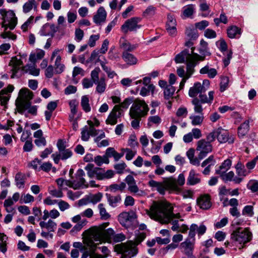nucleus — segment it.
Wrapping results in <instances>:
<instances>
[{
	"instance_id": "6e6d98bb",
	"label": "nucleus",
	"mask_w": 258,
	"mask_h": 258,
	"mask_svg": "<svg viewBox=\"0 0 258 258\" xmlns=\"http://www.w3.org/2000/svg\"><path fill=\"white\" fill-rule=\"evenodd\" d=\"M175 89L171 85H168L166 87L164 90V97L166 99H169L172 97Z\"/></svg>"
},
{
	"instance_id": "a878e982",
	"label": "nucleus",
	"mask_w": 258,
	"mask_h": 258,
	"mask_svg": "<svg viewBox=\"0 0 258 258\" xmlns=\"http://www.w3.org/2000/svg\"><path fill=\"white\" fill-rule=\"evenodd\" d=\"M9 64L12 67V71L13 72V74L11 76V78H14L18 70H19L21 66L23 64V62L21 59H18L16 57H15L12 58Z\"/></svg>"
},
{
	"instance_id": "7ed1b4c3",
	"label": "nucleus",
	"mask_w": 258,
	"mask_h": 258,
	"mask_svg": "<svg viewBox=\"0 0 258 258\" xmlns=\"http://www.w3.org/2000/svg\"><path fill=\"white\" fill-rule=\"evenodd\" d=\"M149 110L147 104L143 100L136 99L130 108L129 115L133 119L131 125L134 128H138L142 117H145Z\"/></svg>"
},
{
	"instance_id": "c9c22d12",
	"label": "nucleus",
	"mask_w": 258,
	"mask_h": 258,
	"mask_svg": "<svg viewBox=\"0 0 258 258\" xmlns=\"http://www.w3.org/2000/svg\"><path fill=\"white\" fill-rule=\"evenodd\" d=\"M57 106L56 101H50L47 105V110L45 111V116L46 120H49L52 116V112L55 109Z\"/></svg>"
},
{
	"instance_id": "ea45409f",
	"label": "nucleus",
	"mask_w": 258,
	"mask_h": 258,
	"mask_svg": "<svg viewBox=\"0 0 258 258\" xmlns=\"http://www.w3.org/2000/svg\"><path fill=\"white\" fill-rule=\"evenodd\" d=\"M200 73L201 74H207L210 78H214L217 74V72L215 69L211 68L208 65H206L202 68Z\"/></svg>"
},
{
	"instance_id": "f257e3e1",
	"label": "nucleus",
	"mask_w": 258,
	"mask_h": 258,
	"mask_svg": "<svg viewBox=\"0 0 258 258\" xmlns=\"http://www.w3.org/2000/svg\"><path fill=\"white\" fill-rule=\"evenodd\" d=\"M173 207L167 201H154L149 209L146 210V214L153 220L161 224L172 223L173 226L171 229L173 231L177 230L178 226L177 222L183 221L180 219L179 213L174 214Z\"/></svg>"
},
{
	"instance_id": "a18cd8bd",
	"label": "nucleus",
	"mask_w": 258,
	"mask_h": 258,
	"mask_svg": "<svg viewBox=\"0 0 258 258\" xmlns=\"http://www.w3.org/2000/svg\"><path fill=\"white\" fill-rule=\"evenodd\" d=\"M185 33L191 40H195L198 37L197 31L192 26L187 27Z\"/></svg>"
},
{
	"instance_id": "423d86ee",
	"label": "nucleus",
	"mask_w": 258,
	"mask_h": 258,
	"mask_svg": "<svg viewBox=\"0 0 258 258\" xmlns=\"http://www.w3.org/2000/svg\"><path fill=\"white\" fill-rule=\"evenodd\" d=\"M32 92L28 89L20 90L19 96L16 100V105L19 113H22L29 108L31 105L30 100L32 98Z\"/></svg>"
},
{
	"instance_id": "f03ea898",
	"label": "nucleus",
	"mask_w": 258,
	"mask_h": 258,
	"mask_svg": "<svg viewBox=\"0 0 258 258\" xmlns=\"http://www.w3.org/2000/svg\"><path fill=\"white\" fill-rule=\"evenodd\" d=\"M108 225L109 223L106 222L99 227H93L86 230L88 236L85 239V243L94 250L104 239H112L114 235L113 230L111 228L105 230Z\"/></svg>"
},
{
	"instance_id": "5fc2aeb1",
	"label": "nucleus",
	"mask_w": 258,
	"mask_h": 258,
	"mask_svg": "<svg viewBox=\"0 0 258 258\" xmlns=\"http://www.w3.org/2000/svg\"><path fill=\"white\" fill-rule=\"evenodd\" d=\"M227 35L230 38H234L236 35L240 34V30L238 28L235 26L229 27L227 29Z\"/></svg>"
},
{
	"instance_id": "8fccbe9b",
	"label": "nucleus",
	"mask_w": 258,
	"mask_h": 258,
	"mask_svg": "<svg viewBox=\"0 0 258 258\" xmlns=\"http://www.w3.org/2000/svg\"><path fill=\"white\" fill-rule=\"evenodd\" d=\"M235 169L236 173L239 177L245 176L248 174L244 165L240 162L237 163Z\"/></svg>"
},
{
	"instance_id": "cd10ccee",
	"label": "nucleus",
	"mask_w": 258,
	"mask_h": 258,
	"mask_svg": "<svg viewBox=\"0 0 258 258\" xmlns=\"http://www.w3.org/2000/svg\"><path fill=\"white\" fill-rule=\"evenodd\" d=\"M195 6L192 4L188 5L183 7L181 17L183 19L192 18L195 13Z\"/></svg>"
},
{
	"instance_id": "e433bc0d",
	"label": "nucleus",
	"mask_w": 258,
	"mask_h": 258,
	"mask_svg": "<svg viewBox=\"0 0 258 258\" xmlns=\"http://www.w3.org/2000/svg\"><path fill=\"white\" fill-rule=\"evenodd\" d=\"M192 62H190L187 64V67L186 68V75L184 78L182 79V81L180 83V89H182L183 87L186 80L189 78L195 72L194 64H192Z\"/></svg>"
},
{
	"instance_id": "338daca9",
	"label": "nucleus",
	"mask_w": 258,
	"mask_h": 258,
	"mask_svg": "<svg viewBox=\"0 0 258 258\" xmlns=\"http://www.w3.org/2000/svg\"><path fill=\"white\" fill-rule=\"evenodd\" d=\"M214 22H215L216 26H219L220 23H222L224 24H227L228 22V20L225 14L222 13L220 16L219 18H215L214 19Z\"/></svg>"
},
{
	"instance_id": "9d476101",
	"label": "nucleus",
	"mask_w": 258,
	"mask_h": 258,
	"mask_svg": "<svg viewBox=\"0 0 258 258\" xmlns=\"http://www.w3.org/2000/svg\"><path fill=\"white\" fill-rule=\"evenodd\" d=\"M213 147L209 142H207L205 139H201L197 143L196 150L199 152V158L203 159L207 155L212 152Z\"/></svg>"
},
{
	"instance_id": "39448f33",
	"label": "nucleus",
	"mask_w": 258,
	"mask_h": 258,
	"mask_svg": "<svg viewBox=\"0 0 258 258\" xmlns=\"http://www.w3.org/2000/svg\"><path fill=\"white\" fill-rule=\"evenodd\" d=\"M195 47L191 48V53H189L187 49H184L181 52L177 54L174 58L176 63H183L186 59V68L189 62H192L194 64V68L198 63L199 61L204 60V56H201L200 55L194 52Z\"/></svg>"
},
{
	"instance_id": "dca6fc26",
	"label": "nucleus",
	"mask_w": 258,
	"mask_h": 258,
	"mask_svg": "<svg viewBox=\"0 0 258 258\" xmlns=\"http://www.w3.org/2000/svg\"><path fill=\"white\" fill-rule=\"evenodd\" d=\"M217 140L220 143H224L228 142L229 143H232L234 142L233 137L229 138V134L226 130L221 127L217 129Z\"/></svg>"
},
{
	"instance_id": "393cba45",
	"label": "nucleus",
	"mask_w": 258,
	"mask_h": 258,
	"mask_svg": "<svg viewBox=\"0 0 258 258\" xmlns=\"http://www.w3.org/2000/svg\"><path fill=\"white\" fill-rule=\"evenodd\" d=\"M106 12L104 8L100 7L97 10V13L93 17V21L96 24H100L105 22L106 18Z\"/></svg>"
},
{
	"instance_id": "2f4dec72",
	"label": "nucleus",
	"mask_w": 258,
	"mask_h": 258,
	"mask_svg": "<svg viewBox=\"0 0 258 258\" xmlns=\"http://www.w3.org/2000/svg\"><path fill=\"white\" fill-rule=\"evenodd\" d=\"M37 4L35 0H28L23 4L22 11L24 14H28L32 10H37Z\"/></svg>"
},
{
	"instance_id": "774afa93",
	"label": "nucleus",
	"mask_w": 258,
	"mask_h": 258,
	"mask_svg": "<svg viewBox=\"0 0 258 258\" xmlns=\"http://www.w3.org/2000/svg\"><path fill=\"white\" fill-rule=\"evenodd\" d=\"M102 198V194L100 192L94 195L89 198L90 203L95 204L99 202L101 200Z\"/></svg>"
},
{
	"instance_id": "603ef678",
	"label": "nucleus",
	"mask_w": 258,
	"mask_h": 258,
	"mask_svg": "<svg viewBox=\"0 0 258 258\" xmlns=\"http://www.w3.org/2000/svg\"><path fill=\"white\" fill-rule=\"evenodd\" d=\"M155 90V86L153 84H150L148 86H144L141 88L140 94L142 96H146L148 95L150 92L153 94Z\"/></svg>"
},
{
	"instance_id": "58836bf2",
	"label": "nucleus",
	"mask_w": 258,
	"mask_h": 258,
	"mask_svg": "<svg viewBox=\"0 0 258 258\" xmlns=\"http://www.w3.org/2000/svg\"><path fill=\"white\" fill-rule=\"evenodd\" d=\"M119 44L120 48L124 50V52L132 51L136 47L135 45H132L123 37L120 39Z\"/></svg>"
},
{
	"instance_id": "680f3d73",
	"label": "nucleus",
	"mask_w": 258,
	"mask_h": 258,
	"mask_svg": "<svg viewBox=\"0 0 258 258\" xmlns=\"http://www.w3.org/2000/svg\"><path fill=\"white\" fill-rule=\"evenodd\" d=\"M133 102L132 99L130 98H126L122 103L116 105L115 106H118L119 107V110L121 113L123 112V109H127L129 105Z\"/></svg>"
},
{
	"instance_id": "ddd939ff",
	"label": "nucleus",
	"mask_w": 258,
	"mask_h": 258,
	"mask_svg": "<svg viewBox=\"0 0 258 258\" xmlns=\"http://www.w3.org/2000/svg\"><path fill=\"white\" fill-rule=\"evenodd\" d=\"M125 181L127 184L128 190L131 193L137 194L139 196H142L144 194V191L139 189L136 181L132 175H127L125 179Z\"/></svg>"
},
{
	"instance_id": "4468645a",
	"label": "nucleus",
	"mask_w": 258,
	"mask_h": 258,
	"mask_svg": "<svg viewBox=\"0 0 258 258\" xmlns=\"http://www.w3.org/2000/svg\"><path fill=\"white\" fill-rule=\"evenodd\" d=\"M35 54L31 55L29 59L32 61V63L27 64L22 67V71L25 73H28L30 75L34 76H38L39 74V69H37L36 64L34 63Z\"/></svg>"
},
{
	"instance_id": "6e6552de",
	"label": "nucleus",
	"mask_w": 258,
	"mask_h": 258,
	"mask_svg": "<svg viewBox=\"0 0 258 258\" xmlns=\"http://www.w3.org/2000/svg\"><path fill=\"white\" fill-rule=\"evenodd\" d=\"M0 14L2 16V27L5 30L8 29H14L17 24V18L14 12L11 10L7 11L1 9L0 10Z\"/></svg>"
},
{
	"instance_id": "0eeeda50",
	"label": "nucleus",
	"mask_w": 258,
	"mask_h": 258,
	"mask_svg": "<svg viewBox=\"0 0 258 258\" xmlns=\"http://www.w3.org/2000/svg\"><path fill=\"white\" fill-rule=\"evenodd\" d=\"M231 238L240 244H245L252 239V233L248 228L238 227L233 231Z\"/></svg>"
},
{
	"instance_id": "c85d7f7f",
	"label": "nucleus",
	"mask_w": 258,
	"mask_h": 258,
	"mask_svg": "<svg viewBox=\"0 0 258 258\" xmlns=\"http://www.w3.org/2000/svg\"><path fill=\"white\" fill-rule=\"evenodd\" d=\"M201 178L198 173H197L194 169L190 170L187 179V184L193 185L200 183Z\"/></svg>"
},
{
	"instance_id": "49530a36",
	"label": "nucleus",
	"mask_w": 258,
	"mask_h": 258,
	"mask_svg": "<svg viewBox=\"0 0 258 258\" xmlns=\"http://www.w3.org/2000/svg\"><path fill=\"white\" fill-rule=\"evenodd\" d=\"M126 187V184L124 182H121L119 184H112L109 185V190L113 192L117 191L122 192Z\"/></svg>"
},
{
	"instance_id": "412c9836",
	"label": "nucleus",
	"mask_w": 258,
	"mask_h": 258,
	"mask_svg": "<svg viewBox=\"0 0 258 258\" xmlns=\"http://www.w3.org/2000/svg\"><path fill=\"white\" fill-rule=\"evenodd\" d=\"M176 22L175 19L171 16H168V21L166 25V30L171 36L176 35Z\"/></svg>"
},
{
	"instance_id": "a19ab883",
	"label": "nucleus",
	"mask_w": 258,
	"mask_h": 258,
	"mask_svg": "<svg viewBox=\"0 0 258 258\" xmlns=\"http://www.w3.org/2000/svg\"><path fill=\"white\" fill-rule=\"evenodd\" d=\"M100 219L102 220H107L111 217L110 214L107 211L103 204L101 203L98 205Z\"/></svg>"
},
{
	"instance_id": "1a4fd4ad",
	"label": "nucleus",
	"mask_w": 258,
	"mask_h": 258,
	"mask_svg": "<svg viewBox=\"0 0 258 258\" xmlns=\"http://www.w3.org/2000/svg\"><path fill=\"white\" fill-rule=\"evenodd\" d=\"M141 21L139 17H133L127 20L121 26V29L124 33H127L128 31H135L140 29L141 27L139 23Z\"/></svg>"
},
{
	"instance_id": "2eb2a0df",
	"label": "nucleus",
	"mask_w": 258,
	"mask_h": 258,
	"mask_svg": "<svg viewBox=\"0 0 258 258\" xmlns=\"http://www.w3.org/2000/svg\"><path fill=\"white\" fill-rule=\"evenodd\" d=\"M58 28L53 24L46 23L41 28L39 33L41 36H50L53 37Z\"/></svg>"
},
{
	"instance_id": "9b49d317",
	"label": "nucleus",
	"mask_w": 258,
	"mask_h": 258,
	"mask_svg": "<svg viewBox=\"0 0 258 258\" xmlns=\"http://www.w3.org/2000/svg\"><path fill=\"white\" fill-rule=\"evenodd\" d=\"M195 244V239L186 238L183 242L180 243L179 248L185 255L187 256H191L192 255Z\"/></svg>"
},
{
	"instance_id": "c756f323",
	"label": "nucleus",
	"mask_w": 258,
	"mask_h": 258,
	"mask_svg": "<svg viewBox=\"0 0 258 258\" xmlns=\"http://www.w3.org/2000/svg\"><path fill=\"white\" fill-rule=\"evenodd\" d=\"M39 226L41 229H45L48 232H54L56 228L57 224L51 219H49L47 222L45 221H40Z\"/></svg>"
},
{
	"instance_id": "a211bd4d",
	"label": "nucleus",
	"mask_w": 258,
	"mask_h": 258,
	"mask_svg": "<svg viewBox=\"0 0 258 258\" xmlns=\"http://www.w3.org/2000/svg\"><path fill=\"white\" fill-rule=\"evenodd\" d=\"M13 90V86L10 85L0 91V102L2 105L5 106L7 104L10 97V93Z\"/></svg>"
},
{
	"instance_id": "4be33fe9",
	"label": "nucleus",
	"mask_w": 258,
	"mask_h": 258,
	"mask_svg": "<svg viewBox=\"0 0 258 258\" xmlns=\"http://www.w3.org/2000/svg\"><path fill=\"white\" fill-rule=\"evenodd\" d=\"M197 204L201 209L208 210L211 206L210 197L208 195L201 196L197 199Z\"/></svg>"
},
{
	"instance_id": "09e8293b",
	"label": "nucleus",
	"mask_w": 258,
	"mask_h": 258,
	"mask_svg": "<svg viewBox=\"0 0 258 258\" xmlns=\"http://www.w3.org/2000/svg\"><path fill=\"white\" fill-rule=\"evenodd\" d=\"M189 118L191 120V123L192 125H200L203 121L204 116L203 114H200L198 115H192L190 116Z\"/></svg>"
},
{
	"instance_id": "0e129e2a",
	"label": "nucleus",
	"mask_w": 258,
	"mask_h": 258,
	"mask_svg": "<svg viewBox=\"0 0 258 258\" xmlns=\"http://www.w3.org/2000/svg\"><path fill=\"white\" fill-rule=\"evenodd\" d=\"M88 123L89 125V127L87 126V131L91 136H95L98 135L99 131L96 130L94 127L93 123L91 121H88Z\"/></svg>"
},
{
	"instance_id": "7c9ffc66",
	"label": "nucleus",
	"mask_w": 258,
	"mask_h": 258,
	"mask_svg": "<svg viewBox=\"0 0 258 258\" xmlns=\"http://www.w3.org/2000/svg\"><path fill=\"white\" fill-rule=\"evenodd\" d=\"M222 179L225 181H233L235 183H239L242 180V177H235V174L233 171L223 173L220 175Z\"/></svg>"
},
{
	"instance_id": "5701e85b",
	"label": "nucleus",
	"mask_w": 258,
	"mask_h": 258,
	"mask_svg": "<svg viewBox=\"0 0 258 258\" xmlns=\"http://www.w3.org/2000/svg\"><path fill=\"white\" fill-rule=\"evenodd\" d=\"M163 182L165 187V190L169 189L171 191L176 192H179L180 191V189L178 187L176 181L175 179L171 177L166 178Z\"/></svg>"
},
{
	"instance_id": "4c0bfd02",
	"label": "nucleus",
	"mask_w": 258,
	"mask_h": 258,
	"mask_svg": "<svg viewBox=\"0 0 258 258\" xmlns=\"http://www.w3.org/2000/svg\"><path fill=\"white\" fill-rule=\"evenodd\" d=\"M122 57L124 61L130 66L135 65L138 62L137 58L133 54L127 52H123Z\"/></svg>"
},
{
	"instance_id": "6ab92c4d",
	"label": "nucleus",
	"mask_w": 258,
	"mask_h": 258,
	"mask_svg": "<svg viewBox=\"0 0 258 258\" xmlns=\"http://www.w3.org/2000/svg\"><path fill=\"white\" fill-rule=\"evenodd\" d=\"M119 107L118 106H114L107 118L106 120V123L108 124L114 125L117 123V119L119 118L121 113L118 111Z\"/></svg>"
},
{
	"instance_id": "13d9d810",
	"label": "nucleus",
	"mask_w": 258,
	"mask_h": 258,
	"mask_svg": "<svg viewBox=\"0 0 258 258\" xmlns=\"http://www.w3.org/2000/svg\"><path fill=\"white\" fill-rule=\"evenodd\" d=\"M94 161L98 166H101L103 163H109V159L107 156L105 155L103 156H97L94 158Z\"/></svg>"
},
{
	"instance_id": "f704fd0d",
	"label": "nucleus",
	"mask_w": 258,
	"mask_h": 258,
	"mask_svg": "<svg viewBox=\"0 0 258 258\" xmlns=\"http://www.w3.org/2000/svg\"><path fill=\"white\" fill-rule=\"evenodd\" d=\"M232 161L230 159H227L222 163L218 169L216 170V173L221 175L226 173L230 168Z\"/></svg>"
},
{
	"instance_id": "4d7b16f0",
	"label": "nucleus",
	"mask_w": 258,
	"mask_h": 258,
	"mask_svg": "<svg viewBox=\"0 0 258 258\" xmlns=\"http://www.w3.org/2000/svg\"><path fill=\"white\" fill-rule=\"evenodd\" d=\"M95 83L97 84L96 91L100 94L103 93L106 89V83L104 78H101Z\"/></svg>"
},
{
	"instance_id": "69168bd1",
	"label": "nucleus",
	"mask_w": 258,
	"mask_h": 258,
	"mask_svg": "<svg viewBox=\"0 0 258 258\" xmlns=\"http://www.w3.org/2000/svg\"><path fill=\"white\" fill-rule=\"evenodd\" d=\"M34 200V197L30 194L22 195L20 200V203L21 204H27L33 202Z\"/></svg>"
},
{
	"instance_id": "b1692460",
	"label": "nucleus",
	"mask_w": 258,
	"mask_h": 258,
	"mask_svg": "<svg viewBox=\"0 0 258 258\" xmlns=\"http://www.w3.org/2000/svg\"><path fill=\"white\" fill-rule=\"evenodd\" d=\"M206 91V89L202 85L197 82L194 84V86L189 89L188 94L191 97H196L199 93H202Z\"/></svg>"
},
{
	"instance_id": "052dcab7",
	"label": "nucleus",
	"mask_w": 258,
	"mask_h": 258,
	"mask_svg": "<svg viewBox=\"0 0 258 258\" xmlns=\"http://www.w3.org/2000/svg\"><path fill=\"white\" fill-rule=\"evenodd\" d=\"M192 103L194 105V111L196 113L203 114V108L201 105V102L199 99L196 98L192 100Z\"/></svg>"
},
{
	"instance_id": "f3484780",
	"label": "nucleus",
	"mask_w": 258,
	"mask_h": 258,
	"mask_svg": "<svg viewBox=\"0 0 258 258\" xmlns=\"http://www.w3.org/2000/svg\"><path fill=\"white\" fill-rule=\"evenodd\" d=\"M72 155V151L70 149H67L59 151L58 153L52 154L51 157L55 163L58 164L60 159L66 160L71 157Z\"/></svg>"
},
{
	"instance_id": "72a5a7b5",
	"label": "nucleus",
	"mask_w": 258,
	"mask_h": 258,
	"mask_svg": "<svg viewBox=\"0 0 258 258\" xmlns=\"http://www.w3.org/2000/svg\"><path fill=\"white\" fill-rule=\"evenodd\" d=\"M148 184L150 187L156 189L160 194H164L165 187L164 182H160L154 180H151L149 181Z\"/></svg>"
},
{
	"instance_id": "f8f14e48",
	"label": "nucleus",
	"mask_w": 258,
	"mask_h": 258,
	"mask_svg": "<svg viewBox=\"0 0 258 258\" xmlns=\"http://www.w3.org/2000/svg\"><path fill=\"white\" fill-rule=\"evenodd\" d=\"M85 175L83 170L80 169L77 171L76 174V179L74 180L73 188L78 189L80 188H87L88 184L86 182L84 176Z\"/></svg>"
},
{
	"instance_id": "e2e57ef3",
	"label": "nucleus",
	"mask_w": 258,
	"mask_h": 258,
	"mask_svg": "<svg viewBox=\"0 0 258 258\" xmlns=\"http://www.w3.org/2000/svg\"><path fill=\"white\" fill-rule=\"evenodd\" d=\"M156 8L152 6H149L143 13V16L145 18H150L155 13Z\"/></svg>"
},
{
	"instance_id": "aec40b11",
	"label": "nucleus",
	"mask_w": 258,
	"mask_h": 258,
	"mask_svg": "<svg viewBox=\"0 0 258 258\" xmlns=\"http://www.w3.org/2000/svg\"><path fill=\"white\" fill-rule=\"evenodd\" d=\"M136 218L135 213L133 212H122L118 216L120 223L125 226L128 222H131Z\"/></svg>"
},
{
	"instance_id": "20e7f679",
	"label": "nucleus",
	"mask_w": 258,
	"mask_h": 258,
	"mask_svg": "<svg viewBox=\"0 0 258 258\" xmlns=\"http://www.w3.org/2000/svg\"><path fill=\"white\" fill-rule=\"evenodd\" d=\"M146 235L145 233H140L137 235L135 242L130 241L126 243H121L114 246V250L118 253H122L125 256L131 257L138 253L137 245L143 241Z\"/></svg>"
},
{
	"instance_id": "bb28decb",
	"label": "nucleus",
	"mask_w": 258,
	"mask_h": 258,
	"mask_svg": "<svg viewBox=\"0 0 258 258\" xmlns=\"http://www.w3.org/2000/svg\"><path fill=\"white\" fill-rule=\"evenodd\" d=\"M34 137L35 138L34 143L38 147L45 146L46 144V141L45 138L43 136V132L42 130H38L35 132L33 134Z\"/></svg>"
},
{
	"instance_id": "473e14b6",
	"label": "nucleus",
	"mask_w": 258,
	"mask_h": 258,
	"mask_svg": "<svg viewBox=\"0 0 258 258\" xmlns=\"http://www.w3.org/2000/svg\"><path fill=\"white\" fill-rule=\"evenodd\" d=\"M83 242L84 245H83V244L81 242H75L73 243V246L76 248H80L81 251H83V250L88 249V250H89V251L91 252H94L95 251L97 247H95V249L94 250L91 249L90 248V247H89V246L87 245V244H86L84 242L85 239L88 236V234L87 233H86V231L83 233Z\"/></svg>"
},
{
	"instance_id": "37998d69",
	"label": "nucleus",
	"mask_w": 258,
	"mask_h": 258,
	"mask_svg": "<svg viewBox=\"0 0 258 258\" xmlns=\"http://www.w3.org/2000/svg\"><path fill=\"white\" fill-rule=\"evenodd\" d=\"M15 180L16 184L18 188H21L24 187L26 176L24 174L20 172L17 173L15 176Z\"/></svg>"
},
{
	"instance_id": "bf43d9fd",
	"label": "nucleus",
	"mask_w": 258,
	"mask_h": 258,
	"mask_svg": "<svg viewBox=\"0 0 258 258\" xmlns=\"http://www.w3.org/2000/svg\"><path fill=\"white\" fill-rule=\"evenodd\" d=\"M61 57H58L55 58L54 66L56 73L60 74L62 73L64 69V66L61 63Z\"/></svg>"
},
{
	"instance_id": "3c124183",
	"label": "nucleus",
	"mask_w": 258,
	"mask_h": 258,
	"mask_svg": "<svg viewBox=\"0 0 258 258\" xmlns=\"http://www.w3.org/2000/svg\"><path fill=\"white\" fill-rule=\"evenodd\" d=\"M89 102V99L88 96L84 95L82 97L81 105L83 109L86 112H89L91 110Z\"/></svg>"
},
{
	"instance_id": "864d4df0",
	"label": "nucleus",
	"mask_w": 258,
	"mask_h": 258,
	"mask_svg": "<svg viewBox=\"0 0 258 258\" xmlns=\"http://www.w3.org/2000/svg\"><path fill=\"white\" fill-rule=\"evenodd\" d=\"M213 94L214 92L213 91L209 92L208 94L209 97H208L206 95L201 93L199 95V100L202 103H211L213 101L214 98Z\"/></svg>"
},
{
	"instance_id": "79ce46f5",
	"label": "nucleus",
	"mask_w": 258,
	"mask_h": 258,
	"mask_svg": "<svg viewBox=\"0 0 258 258\" xmlns=\"http://www.w3.org/2000/svg\"><path fill=\"white\" fill-rule=\"evenodd\" d=\"M107 202L110 206L112 207H116L117 204L121 201V196L119 195L112 196L110 195L106 194Z\"/></svg>"
},
{
	"instance_id": "c03bdc74",
	"label": "nucleus",
	"mask_w": 258,
	"mask_h": 258,
	"mask_svg": "<svg viewBox=\"0 0 258 258\" xmlns=\"http://www.w3.org/2000/svg\"><path fill=\"white\" fill-rule=\"evenodd\" d=\"M249 121L245 120L238 128V135L239 137H244L249 130Z\"/></svg>"
},
{
	"instance_id": "de8ad7c7",
	"label": "nucleus",
	"mask_w": 258,
	"mask_h": 258,
	"mask_svg": "<svg viewBox=\"0 0 258 258\" xmlns=\"http://www.w3.org/2000/svg\"><path fill=\"white\" fill-rule=\"evenodd\" d=\"M201 47L199 48V52L202 54L201 56H204L205 58L206 55H210L211 53L208 51V43L204 40H202L200 43Z\"/></svg>"
}]
</instances>
